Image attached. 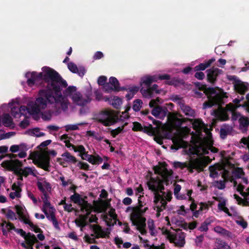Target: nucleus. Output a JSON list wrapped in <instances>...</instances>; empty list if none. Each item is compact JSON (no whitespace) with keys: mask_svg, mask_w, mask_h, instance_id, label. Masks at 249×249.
<instances>
[{"mask_svg":"<svg viewBox=\"0 0 249 249\" xmlns=\"http://www.w3.org/2000/svg\"><path fill=\"white\" fill-rule=\"evenodd\" d=\"M43 72L33 71L26 74L28 78L27 84L29 87L35 85L46 87L47 89L39 91L40 97L34 103H31L29 108V113L37 115L41 109L47 107V103L53 104L56 100L62 99V90L67 87L66 81L55 70L48 67L42 68Z\"/></svg>","mask_w":249,"mask_h":249,"instance_id":"nucleus-1","label":"nucleus"},{"mask_svg":"<svg viewBox=\"0 0 249 249\" xmlns=\"http://www.w3.org/2000/svg\"><path fill=\"white\" fill-rule=\"evenodd\" d=\"M153 170L156 174L160 175L162 177V179L159 177L156 178L151 177L149 180L147 182L148 189L153 192L159 193L160 192L164 195L165 193L162 192L164 190L163 183H165L166 185L169 184L173 171L171 170H168L166 167L162 168L159 166H154Z\"/></svg>","mask_w":249,"mask_h":249,"instance_id":"nucleus-2","label":"nucleus"},{"mask_svg":"<svg viewBox=\"0 0 249 249\" xmlns=\"http://www.w3.org/2000/svg\"><path fill=\"white\" fill-rule=\"evenodd\" d=\"M76 87L75 86H69L63 91L64 95L71 97L73 103L80 107H84L91 102L90 92L82 94L79 91H76Z\"/></svg>","mask_w":249,"mask_h":249,"instance_id":"nucleus-3","label":"nucleus"},{"mask_svg":"<svg viewBox=\"0 0 249 249\" xmlns=\"http://www.w3.org/2000/svg\"><path fill=\"white\" fill-rule=\"evenodd\" d=\"M2 165L7 168L9 170L13 171L14 173L18 177V179L23 180V175L19 167L22 166V163L18 160H5L2 163Z\"/></svg>","mask_w":249,"mask_h":249,"instance_id":"nucleus-4","label":"nucleus"},{"mask_svg":"<svg viewBox=\"0 0 249 249\" xmlns=\"http://www.w3.org/2000/svg\"><path fill=\"white\" fill-rule=\"evenodd\" d=\"M117 116L112 110H106L102 112L98 119V122L106 126H110L116 123Z\"/></svg>","mask_w":249,"mask_h":249,"instance_id":"nucleus-5","label":"nucleus"},{"mask_svg":"<svg viewBox=\"0 0 249 249\" xmlns=\"http://www.w3.org/2000/svg\"><path fill=\"white\" fill-rule=\"evenodd\" d=\"M61 156L62 158H58L56 159V161L60 165L64 167L68 166L66 164V163L69 164H75L77 162V159L68 151H66L63 153L61 155Z\"/></svg>","mask_w":249,"mask_h":249,"instance_id":"nucleus-6","label":"nucleus"},{"mask_svg":"<svg viewBox=\"0 0 249 249\" xmlns=\"http://www.w3.org/2000/svg\"><path fill=\"white\" fill-rule=\"evenodd\" d=\"M50 158L49 155L43 154L39 157L38 160L34 161V163L38 167L46 171H50Z\"/></svg>","mask_w":249,"mask_h":249,"instance_id":"nucleus-7","label":"nucleus"},{"mask_svg":"<svg viewBox=\"0 0 249 249\" xmlns=\"http://www.w3.org/2000/svg\"><path fill=\"white\" fill-rule=\"evenodd\" d=\"M207 81L213 85L215 83L217 77L223 72L222 70L213 67L206 71Z\"/></svg>","mask_w":249,"mask_h":249,"instance_id":"nucleus-8","label":"nucleus"},{"mask_svg":"<svg viewBox=\"0 0 249 249\" xmlns=\"http://www.w3.org/2000/svg\"><path fill=\"white\" fill-rule=\"evenodd\" d=\"M204 158L205 159H207L208 161L207 162L204 160L196 159L193 162H191L194 165L195 169L198 172L203 171L204 168L211 161L209 157H205Z\"/></svg>","mask_w":249,"mask_h":249,"instance_id":"nucleus-9","label":"nucleus"},{"mask_svg":"<svg viewBox=\"0 0 249 249\" xmlns=\"http://www.w3.org/2000/svg\"><path fill=\"white\" fill-rule=\"evenodd\" d=\"M167 112L166 108L158 105L153 108L151 113L155 117L163 119L166 116Z\"/></svg>","mask_w":249,"mask_h":249,"instance_id":"nucleus-10","label":"nucleus"},{"mask_svg":"<svg viewBox=\"0 0 249 249\" xmlns=\"http://www.w3.org/2000/svg\"><path fill=\"white\" fill-rule=\"evenodd\" d=\"M67 66L68 69L71 72L77 73L80 77H82L86 73V70L84 67L81 66L78 68L76 65L72 62L68 63Z\"/></svg>","mask_w":249,"mask_h":249,"instance_id":"nucleus-11","label":"nucleus"},{"mask_svg":"<svg viewBox=\"0 0 249 249\" xmlns=\"http://www.w3.org/2000/svg\"><path fill=\"white\" fill-rule=\"evenodd\" d=\"M208 98V101L203 103V108L205 109L217 105L221 100L220 96L218 94L214 95L213 98L209 97Z\"/></svg>","mask_w":249,"mask_h":249,"instance_id":"nucleus-12","label":"nucleus"},{"mask_svg":"<svg viewBox=\"0 0 249 249\" xmlns=\"http://www.w3.org/2000/svg\"><path fill=\"white\" fill-rule=\"evenodd\" d=\"M89 228L92 230L95 234V238H104L106 236V233L103 231L102 227L98 225H90Z\"/></svg>","mask_w":249,"mask_h":249,"instance_id":"nucleus-13","label":"nucleus"},{"mask_svg":"<svg viewBox=\"0 0 249 249\" xmlns=\"http://www.w3.org/2000/svg\"><path fill=\"white\" fill-rule=\"evenodd\" d=\"M237 82L238 83H236L234 85V90L241 95H244L248 90L247 86L241 81H237Z\"/></svg>","mask_w":249,"mask_h":249,"instance_id":"nucleus-14","label":"nucleus"},{"mask_svg":"<svg viewBox=\"0 0 249 249\" xmlns=\"http://www.w3.org/2000/svg\"><path fill=\"white\" fill-rule=\"evenodd\" d=\"M215 59L214 58H212L207 61L200 63L196 66L194 68V71H204L207 68L210 67L211 64L215 61Z\"/></svg>","mask_w":249,"mask_h":249,"instance_id":"nucleus-15","label":"nucleus"},{"mask_svg":"<svg viewBox=\"0 0 249 249\" xmlns=\"http://www.w3.org/2000/svg\"><path fill=\"white\" fill-rule=\"evenodd\" d=\"M82 159L88 160L89 163L92 164H99L103 162V159L98 155H90L88 156V158H85L83 156H82Z\"/></svg>","mask_w":249,"mask_h":249,"instance_id":"nucleus-16","label":"nucleus"},{"mask_svg":"<svg viewBox=\"0 0 249 249\" xmlns=\"http://www.w3.org/2000/svg\"><path fill=\"white\" fill-rule=\"evenodd\" d=\"M181 231L180 229H178L177 231ZM186 233L184 232L180 231L177 234V241L175 242V246L178 247H183L185 244Z\"/></svg>","mask_w":249,"mask_h":249,"instance_id":"nucleus-17","label":"nucleus"},{"mask_svg":"<svg viewBox=\"0 0 249 249\" xmlns=\"http://www.w3.org/2000/svg\"><path fill=\"white\" fill-rule=\"evenodd\" d=\"M105 101H108L110 104L116 109H119L121 105L122 104V99L117 96H114L111 99L109 98L106 97Z\"/></svg>","mask_w":249,"mask_h":249,"instance_id":"nucleus-18","label":"nucleus"},{"mask_svg":"<svg viewBox=\"0 0 249 249\" xmlns=\"http://www.w3.org/2000/svg\"><path fill=\"white\" fill-rule=\"evenodd\" d=\"M6 227L7 228L8 231L14 230L15 232L20 234V235L23 238H25L27 235V233H26V232L24 231L22 229L16 228L14 224L11 222L7 223Z\"/></svg>","mask_w":249,"mask_h":249,"instance_id":"nucleus-19","label":"nucleus"},{"mask_svg":"<svg viewBox=\"0 0 249 249\" xmlns=\"http://www.w3.org/2000/svg\"><path fill=\"white\" fill-rule=\"evenodd\" d=\"M165 84L170 86H174L177 87L180 85L184 86L185 84V82L182 79L174 77L172 79L170 78L169 80H167V81L165 82Z\"/></svg>","mask_w":249,"mask_h":249,"instance_id":"nucleus-20","label":"nucleus"},{"mask_svg":"<svg viewBox=\"0 0 249 249\" xmlns=\"http://www.w3.org/2000/svg\"><path fill=\"white\" fill-rule=\"evenodd\" d=\"M1 122L5 127H10L14 124L11 116L8 113H4L2 115Z\"/></svg>","mask_w":249,"mask_h":249,"instance_id":"nucleus-21","label":"nucleus"},{"mask_svg":"<svg viewBox=\"0 0 249 249\" xmlns=\"http://www.w3.org/2000/svg\"><path fill=\"white\" fill-rule=\"evenodd\" d=\"M43 202V205L42 208H41V210L46 215L47 218L49 219L50 216L47 211V209H49V211H52L53 210H55L54 207L51 205L50 202L48 200H45Z\"/></svg>","mask_w":249,"mask_h":249,"instance_id":"nucleus-22","label":"nucleus"},{"mask_svg":"<svg viewBox=\"0 0 249 249\" xmlns=\"http://www.w3.org/2000/svg\"><path fill=\"white\" fill-rule=\"evenodd\" d=\"M24 238L25 240V243L27 245H34L36 243L38 242L35 235L31 232H28L27 236Z\"/></svg>","mask_w":249,"mask_h":249,"instance_id":"nucleus-23","label":"nucleus"},{"mask_svg":"<svg viewBox=\"0 0 249 249\" xmlns=\"http://www.w3.org/2000/svg\"><path fill=\"white\" fill-rule=\"evenodd\" d=\"M180 107L185 115L193 118L195 117L196 113L195 110L189 106L183 104Z\"/></svg>","mask_w":249,"mask_h":249,"instance_id":"nucleus-24","label":"nucleus"},{"mask_svg":"<svg viewBox=\"0 0 249 249\" xmlns=\"http://www.w3.org/2000/svg\"><path fill=\"white\" fill-rule=\"evenodd\" d=\"M190 122H192L193 128L196 131L200 130L205 126L204 123L202 122V120L200 119H196Z\"/></svg>","mask_w":249,"mask_h":249,"instance_id":"nucleus-25","label":"nucleus"},{"mask_svg":"<svg viewBox=\"0 0 249 249\" xmlns=\"http://www.w3.org/2000/svg\"><path fill=\"white\" fill-rule=\"evenodd\" d=\"M152 83L157 82L159 80H169L170 75L168 74L150 75Z\"/></svg>","mask_w":249,"mask_h":249,"instance_id":"nucleus-26","label":"nucleus"},{"mask_svg":"<svg viewBox=\"0 0 249 249\" xmlns=\"http://www.w3.org/2000/svg\"><path fill=\"white\" fill-rule=\"evenodd\" d=\"M239 123L240 127L246 130L249 125V120L248 117L242 116L239 119Z\"/></svg>","mask_w":249,"mask_h":249,"instance_id":"nucleus-27","label":"nucleus"},{"mask_svg":"<svg viewBox=\"0 0 249 249\" xmlns=\"http://www.w3.org/2000/svg\"><path fill=\"white\" fill-rule=\"evenodd\" d=\"M201 91H203L204 93H205L208 97H211L212 98H213V96H212L213 94H215L216 90L213 88H208L207 87V86L205 85V86H203L202 87Z\"/></svg>","mask_w":249,"mask_h":249,"instance_id":"nucleus-28","label":"nucleus"},{"mask_svg":"<svg viewBox=\"0 0 249 249\" xmlns=\"http://www.w3.org/2000/svg\"><path fill=\"white\" fill-rule=\"evenodd\" d=\"M139 88L137 86H133L128 89V92L126 94L125 97L127 100H131L134 95L139 91Z\"/></svg>","mask_w":249,"mask_h":249,"instance_id":"nucleus-29","label":"nucleus"},{"mask_svg":"<svg viewBox=\"0 0 249 249\" xmlns=\"http://www.w3.org/2000/svg\"><path fill=\"white\" fill-rule=\"evenodd\" d=\"M217 248L213 249H231L230 246L224 241L220 239H216Z\"/></svg>","mask_w":249,"mask_h":249,"instance_id":"nucleus-30","label":"nucleus"},{"mask_svg":"<svg viewBox=\"0 0 249 249\" xmlns=\"http://www.w3.org/2000/svg\"><path fill=\"white\" fill-rule=\"evenodd\" d=\"M147 88V89L142 88L140 91L143 97L147 98H151L153 96V92L149 87Z\"/></svg>","mask_w":249,"mask_h":249,"instance_id":"nucleus-31","label":"nucleus"},{"mask_svg":"<svg viewBox=\"0 0 249 249\" xmlns=\"http://www.w3.org/2000/svg\"><path fill=\"white\" fill-rule=\"evenodd\" d=\"M224 127L221 128L220 130V137L223 139L226 138L227 135L230 134L231 129V128L229 126L224 125Z\"/></svg>","mask_w":249,"mask_h":249,"instance_id":"nucleus-32","label":"nucleus"},{"mask_svg":"<svg viewBox=\"0 0 249 249\" xmlns=\"http://www.w3.org/2000/svg\"><path fill=\"white\" fill-rule=\"evenodd\" d=\"M109 83L113 87L114 91H118V90L120 89H119L120 83L116 77H110L109 79Z\"/></svg>","mask_w":249,"mask_h":249,"instance_id":"nucleus-33","label":"nucleus"},{"mask_svg":"<svg viewBox=\"0 0 249 249\" xmlns=\"http://www.w3.org/2000/svg\"><path fill=\"white\" fill-rule=\"evenodd\" d=\"M152 82L149 75H145L141 78L140 84L142 85L146 86L149 87L151 85Z\"/></svg>","mask_w":249,"mask_h":249,"instance_id":"nucleus-34","label":"nucleus"},{"mask_svg":"<svg viewBox=\"0 0 249 249\" xmlns=\"http://www.w3.org/2000/svg\"><path fill=\"white\" fill-rule=\"evenodd\" d=\"M53 103H55L56 106H59L61 109L63 110H66L68 107V104L67 102L64 101V97L62 95V99H61L60 100H56L54 101Z\"/></svg>","mask_w":249,"mask_h":249,"instance_id":"nucleus-35","label":"nucleus"},{"mask_svg":"<svg viewBox=\"0 0 249 249\" xmlns=\"http://www.w3.org/2000/svg\"><path fill=\"white\" fill-rule=\"evenodd\" d=\"M70 199L74 203L81 205V196L78 193L74 192V194L70 196Z\"/></svg>","mask_w":249,"mask_h":249,"instance_id":"nucleus-36","label":"nucleus"},{"mask_svg":"<svg viewBox=\"0 0 249 249\" xmlns=\"http://www.w3.org/2000/svg\"><path fill=\"white\" fill-rule=\"evenodd\" d=\"M127 124V123H126L122 126L118 127L117 128L115 129H112L110 131V134L113 137L115 138L117 135L123 132L124 127Z\"/></svg>","mask_w":249,"mask_h":249,"instance_id":"nucleus-37","label":"nucleus"},{"mask_svg":"<svg viewBox=\"0 0 249 249\" xmlns=\"http://www.w3.org/2000/svg\"><path fill=\"white\" fill-rule=\"evenodd\" d=\"M19 169L21 170V172L25 177H28L30 174L35 176V174L34 173L32 169L29 167H26L23 169L19 167Z\"/></svg>","mask_w":249,"mask_h":249,"instance_id":"nucleus-38","label":"nucleus"},{"mask_svg":"<svg viewBox=\"0 0 249 249\" xmlns=\"http://www.w3.org/2000/svg\"><path fill=\"white\" fill-rule=\"evenodd\" d=\"M232 173L233 176L237 178H241L242 176L245 174L242 168L240 167L235 168L233 170Z\"/></svg>","mask_w":249,"mask_h":249,"instance_id":"nucleus-39","label":"nucleus"},{"mask_svg":"<svg viewBox=\"0 0 249 249\" xmlns=\"http://www.w3.org/2000/svg\"><path fill=\"white\" fill-rule=\"evenodd\" d=\"M30 131L32 135L35 136L37 137H40L45 135L44 133L40 132V128L38 127L33 128L31 129Z\"/></svg>","mask_w":249,"mask_h":249,"instance_id":"nucleus-40","label":"nucleus"},{"mask_svg":"<svg viewBox=\"0 0 249 249\" xmlns=\"http://www.w3.org/2000/svg\"><path fill=\"white\" fill-rule=\"evenodd\" d=\"M174 145L171 146L172 149L178 150L179 148L182 147V143L183 142V140L180 139H174L173 140Z\"/></svg>","mask_w":249,"mask_h":249,"instance_id":"nucleus-41","label":"nucleus"},{"mask_svg":"<svg viewBox=\"0 0 249 249\" xmlns=\"http://www.w3.org/2000/svg\"><path fill=\"white\" fill-rule=\"evenodd\" d=\"M192 121L193 119L188 118H176L174 120L175 124L177 127H180L183 123H185L186 121Z\"/></svg>","mask_w":249,"mask_h":249,"instance_id":"nucleus-42","label":"nucleus"},{"mask_svg":"<svg viewBox=\"0 0 249 249\" xmlns=\"http://www.w3.org/2000/svg\"><path fill=\"white\" fill-rule=\"evenodd\" d=\"M131 220L132 221V225L134 226H136L137 229L138 231H140V230L142 229V228H145V223H140V222L138 221L137 220L134 219L133 218H131Z\"/></svg>","mask_w":249,"mask_h":249,"instance_id":"nucleus-43","label":"nucleus"},{"mask_svg":"<svg viewBox=\"0 0 249 249\" xmlns=\"http://www.w3.org/2000/svg\"><path fill=\"white\" fill-rule=\"evenodd\" d=\"M142 132L148 134H151L154 133V129L152 125L149 124L148 126H144L142 128Z\"/></svg>","mask_w":249,"mask_h":249,"instance_id":"nucleus-44","label":"nucleus"},{"mask_svg":"<svg viewBox=\"0 0 249 249\" xmlns=\"http://www.w3.org/2000/svg\"><path fill=\"white\" fill-rule=\"evenodd\" d=\"M73 151L75 152H79V156L82 158V156H84L83 153L86 151V149L83 145H79L77 147L75 146V147L73 149Z\"/></svg>","mask_w":249,"mask_h":249,"instance_id":"nucleus-45","label":"nucleus"},{"mask_svg":"<svg viewBox=\"0 0 249 249\" xmlns=\"http://www.w3.org/2000/svg\"><path fill=\"white\" fill-rule=\"evenodd\" d=\"M142 101L140 99H136L133 102V109L135 111H138L140 110L141 107V104Z\"/></svg>","mask_w":249,"mask_h":249,"instance_id":"nucleus-46","label":"nucleus"},{"mask_svg":"<svg viewBox=\"0 0 249 249\" xmlns=\"http://www.w3.org/2000/svg\"><path fill=\"white\" fill-rule=\"evenodd\" d=\"M41 118L45 121H48L51 119L52 114L50 111L41 112Z\"/></svg>","mask_w":249,"mask_h":249,"instance_id":"nucleus-47","label":"nucleus"},{"mask_svg":"<svg viewBox=\"0 0 249 249\" xmlns=\"http://www.w3.org/2000/svg\"><path fill=\"white\" fill-rule=\"evenodd\" d=\"M15 208L19 218L25 215L24 213V208L22 206L17 205L15 206Z\"/></svg>","mask_w":249,"mask_h":249,"instance_id":"nucleus-48","label":"nucleus"},{"mask_svg":"<svg viewBox=\"0 0 249 249\" xmlns=\"http://www.w3.org/2000/svg\"><path fill=\"white\" fill-rule=\"evenodd\" d=\"M77 166L80 169L85 170L86 171L89 170V165L86 162L80 161L78 162Z\"/></svg>","mask_w":249,"mask_h":249,"instance_id":"nucleus-49","label":"nucleus"},{"mask_svg":"<svg viewBox=\"0 0 249 249\" xmlns=\"http://www.w3.org/2000/svg\"><path fill=\"white\" fill-rule=\"evenodd\" d=\"M82 124H68L65 126V130L66 131L70 130H76L79 129L78 125H81Z\"/></svg>","mask_w":249,"mask_h":249,"instance_id":"nucleus-50","label":"nucleus"},{"mask_svg":"<svg viewBox=\"0 0 249 249\" xmlns=\"http://www.w3.org/2000/svg\"><path fill=\"white\" fill-rule=\"evenodd\" d=\"M214 186L220 190H223L225 188V181L221 180L215 182Z\"/></svg>","mask_w":249,"mask_h":249,"instance_id":"nucleus-51","label":"nucleus"},{"mask_svg":"<svg viewBox=\"0 0 249 249\" xmlns=\"http://www.w3.org/2000/svg\"><path fill=\"white\" fill-rule=\"evenodd\" d=\"M133 127L132 128L133 131H142L143 127L140 123L138 122H135L133 123Z\"/></svg>","mask_w":249,"mask_h":249,"instance_id":"nucleus-52","label":"nucleus"},{"mask_svg":"<svg viewBox=\"0 0 249 249\" xmlns=\"http://www.w3.org/2000/svg\"><path fill=\"white\" fill-rule=\"evenodd\" d=\"M31 105V103L29 104L28 105V107H27L25 106H21L19 107H18L19 109V112L20 114V116L21 115H25L26 114V111L28 110L29 112V108L30 107V106Z\"/></svg>","mask_w":249,"mask_h":249,"instance_id":"nucleus-53","label":"nucleus"},{"mask_svg":"<svg viewBox=\"0 0 249 249\" xmlns=\"http://www.w3.org/2000/svg\"><path fill=\"white\" fill-rule=\"evenodd\" d=\"M226 230H226L225 229L222 228V227H221L220 226H216L213 229V231L215 232L222 235L223 236L224 235L225 232L226 231Z\"/></svg>","mask_w":249,"mask_h":249,"instance_id":"nucleus-54","label":"nucleus"},{"mask_svg":"<svg viewBox=\"0 0 249 249\" xmlns=\"http://www.w3.org/2000/svg\"><path fill=\"white\" fill-rule=\"evenodd\" d=\"M103 90L105 92L109 93L112 91H114L113 87L108 83H106L105 85L103 86Z\"/></svg>","mask_w":249,"mask_h":249,"instance_id":"nucleus-55","label":"nucleus"},{"mask_svg":"<svg viewBox=\"0 0 249 249\" xmlns=\"http://www.w3.org/2000/svg\"><path fill=\"white\" fill-rule=\"evenodd\" d=\"M11 114L14 118L20 117L18 107H13L11 108Z\"/></svg>","mask_w":249,"mask_h":249,"instance_id":"nucleus-56","label":"nucleus"},{"mask_svg":"<svg viewBox=\"0 0 249 249\" xmlns=\"http://www.w3.org/2000/svg\"><path fill=\"white\" fill-rule=\"evenodd\" d=\"M21 189H19L18 190H16L15 192H11L9 194V196L12 199H14L15 197L19 198L21 197L20 192Z\"/></svg>","mask_w":249,"mask_h":249,"instance_id":"nucleus-57","label":"nucleus"},{"mask_svg":"<svg viewBox=\"0 0 249 249\" xmlns=\"http://www.w3.org/2000/svg\"><path fill=\"white\" fill-rule=\"evenodd\" d=\"M174 166L176 168H179L183 169L187 166V163L186 162H181L180 161H175L174 162Z\"/></svg>","mask_w":249,"mask_h":249,"instance_id":"nucleus-58","label":"nucleus"},{"mask_svg":"<svg viewBox=\"0 0 249 249\" xmlns=\"http://www.w3.org/2000/svg\"><path fill=\"white\" fill-rule=\"evenodd\" d=\"M154 202L155 204H157L160 201V202L161 201L162 198H164V197L161 195H160L158 192H154Z\"/></svg>","mask_w":249,"mask_h":249,"instance_id":"nucleus-59","label":"nucleus"},{"mask_svg":"<svg viewBox=\"0 0 249 249\" xmlns=\"http://www.w3.org/2000/svg\"><path fill=\"white\" fill-rule=\"evenodd\" d=\"M6 216L7 218L12 220L17 219L15 213L13 211L10 209L8 210L7 212L6 213Z\"/></svg>","mask_w":249,"mask_h":249,"instance_id":"nucleus-60","label":"nucleus"},{"mask_svg":"<svg viewBox=\"0 0 249 249\" xmlns=\"http://www.w3.org/2000/svg\"><path fill=\"white\" fill-rule=\"evenodd\" d=\"M167 238L171 243H174L175 244V241L177 239V234L170 232L169 235L167 236Z\"/></svg>","mask_w":249,"mask_h":249,"instance_id":"nucleus-61","label":"nucleus"},{"mask_svg":"<svg viewBox=\"0 0 249 249\" xmlns=\"http://www.w3.org/2000/svg\"><path fill=\"white\" fill-rule=\"evenodd\" d=\"M107 78L106 76L103 75L100 76L99 77L97 80L98 84L100 86H103L107 83Z\"/></svg>","mask_w":249,"mask_h":249,"instance_id":"nucleus-62","label":"nucleus"},{"mask_svg":"<svg viewBox=\"0 0 249 249\" xmlns=\"http://www.w3.org/2000/svg\"><path fill=\"white\" fill-rule=\"evenodd\" d=\"M209 146V149L213 153H216L218 152V149L213 146V141H210L208 143Z\"/></svg>","mask_w":249,"mask_h":249,"instance_id":"nucleus-63","label":"nucleus"},{"mask_svg":"<svg viewBox=\"0 0 249 249\" xmlns=\"http://www.w3.org/2000/svg\"><path fill=\"white\" fill-rule=\"evenodd\" d=\"M204 240V235L201 234L199 236H197L195 240V243L197 246H200Z\"/></svg>","mask_w":249,"mask_h":249,"instance_id":"nucleus-64","label":"nucleus"}]
</instances>
